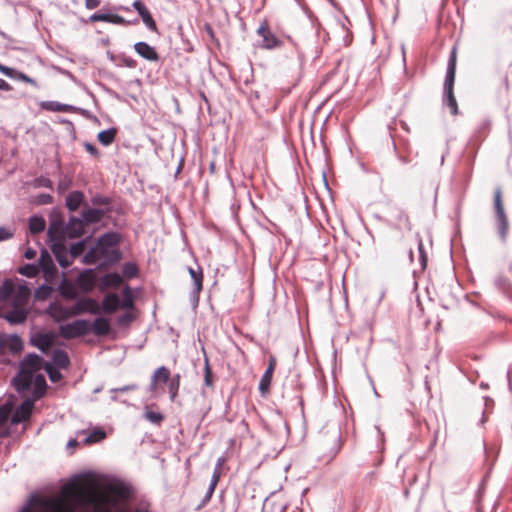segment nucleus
I'll use <instances>...</instances> for the list:
<instances>
[{"label": "nucleus", "mask_w": 512, "mask_h": 512, "mask_svg": "<svg viewBox=\"0 0 512 512\" xmlns=\"http://www.w3.org/2000/svg\"><path fill=\"white\" fill-rule=\"evenodd\" d=\"M205 365H204V382L207 386L211 387L213 385L212 382V371L209 365V361L207 358H205Z\"/></svg>", "instance_id": "obj_47"}, {"label": "nucleus", "mask_w": 512, "mask_h": 512, "mask_svg": "<svg viewBox=\"0 0 512 512\" xmlns=\"http://www.w3.org/2000/svg\"><path fill=\"white\" fill-rule=\"evenodd\" d=\"M443 102L450 108L453 115L458 114V105L453 90H444Z\"/></svg>", "instance_id": "obj_31"}, {"label": "nucleus", "mask_w": 512, "mask_h": 512, "mask_svg": "<svg viewBox=\"0 0 512 512\" xmlns=\"http://www.w3.org/2000/svg\"><path fill=\"white\" fill-rule=\"evenodd\" d=\"M144 416L145 419L153 424H160L164 419V416L161 413L149 410L145 412Z\"/></svg>", "instance_id": "obj_42"}, {"label": "nucleus", "mask_w": 512, "mask_h": 512, "mask_svg": "<svg viewBox=\"0 0 512 512\" xmlns=\"http://www.w3.org/2000/svg\"><path fill=\"white\" fill-rule=\"evenodd\" d=\"M134 318L135 316L133 315V313L127 311L117 318V324L119 326H127L134 320Z\"/></svg>", "instance_id": "obj_44"}, {"label": "nucleus", "mask_w": 512, "mask_h": 512, "mask_svg": "<svg viewBox=\"0 0 512 512\" xmlns=\"http://www.w3.org/2000/svg\"><path fill=\"white\" fill-rule=\"evenodd\" d=\"M455 74H456V49L454 48L451 51L449 61H448L445 83H444V90H453L454 82H455Z\"/></svg>", "instance_id": "obj_12"}, {"label": "nucleus", "mask_w": 512, "mask_h": 512, "mask_svg": "<svg viewBox=\"0 0 512 512\" xmlns=\"http://www.w3.org/2000/svg\"><path fill=\"white\" fill-rule=\"evenodd\" d=\"M84 226L82 218L72 217L65 227V234L71 239L81 237L85 232Z\"/></svg>", "instance_id": "obj_11"}, {"label": "nucleus", "mask_w": 512, "mask_h": 512, "mask_svg": "<svg viewBox=\"0 0 512 512\" xmlns=\"http://www.w3.org/2000/svg\"><path fill=\"white\" fill-rule=\"evenodd\" d=\"M50 315L56 322H62L68 318L75 317L84 313L98 314L100 312L99 303L96 299L90 297L79 298L73 305L65 307L61 304H53L49 308Z\"/></svg>", "instance_id": "obj_2"}, {"label": "nucleus", "mask_w": 512, "mask_h": 512, "mask_svg": "<svg viewBox=\"0 0 512 512\" xmlns=\"http://www.w3.org/2000/svg\"><path fill=\"white\" fill-rule=\"evenodd\" d=\"M100 5V0H85V7L89 10L95 9Z\"/></svg>", "instance_id": "obj_59"}, {"label": "nucleus", "mask_w": 512, "mask_h": 512, "mask_svg": "<svg viewBox=\"0 0 512 512\" xmlns=\"http://www.w3.org/2000/svg\"><path fill=\"white\" fill-rule=\"evenodd\" d=\"M123 275L127 278H133L137 275L138 269L136 264L128 262L123 265Z\"/></svg>", "instance_id": "obj_41"}, {"label": "nucleus", "mask_w": 512, "mask_h": 512, "mask_svg": "<svg viewBox=\"0 0 512 512\" xmlns=\"http://www.w3.org/2000/svg\"><path fill=\"white\" fill-rule=\"evenodd\" d=\"M45 363L43 362L42 357H40L37 354H28L24 357V359L21 361L20 369L34 374L38 371H40L42 368L44 369Z\"/></svg>", "instance_id": "obj_8"}, {"label": "nucleus", "mask_w": 512, "mask_h": 512, "mask_svg": "<svg viewBox=\"0 0 512 512\" xmlns=\"http://www.w3.org/2000/svg\"><path fill=\"white\" fill-rule=\"evenodd\" d=\"M134 50L140 57L149 62H158L160 60V56L156 49L147 42L139 41L135 43Z\"/></svg>", "instance_id": "obj_9"}, {"label": "nucleus", "mask_w": 512, "mask_h": 512, "mask_svg": "<svg viewBox=\"0 0 512 512\" xmlns=\"http://www.w3.org/2000/svg\"><path fill=\"white\" fill-rule=\"evenodd\" d=\"M494 208L498 222V231L501 239L505 241L508 234V220L505 214L502 202V191L500 188H497L494 193Z\"/></svg>", "instance_id": "obj_4"}, {"label": "nucleus", "mask_w": 512, "mask_h": 512, "mask_svg": "<svg viewBox=\"0 0 512 512\" xmlns=\"http://www.w3.org/2000/svg\"><path fill=\"white\" fill-rule=\"evenodd\" d=\"M85 250V241L77 242L70 247V257L76 258L80 256Z\"/></svg>", "instance_id": "obj_43"}, {"label": "nucleus", "mask_w": 512, "mask_h": 512, "mask_svg": "<svg viewBox=\"0 0 512 512\" xmlns=\"http://www.w3.org/2000/svg\"><path fill=\"white\" fill-rule=\"evenodd\" d=\"M34 408V401L31 399L24 400L21 405L14 411L11 417L12 424H18L27 421Z\"/></svg>", "instance_id": "obj_7"}, {"label": "nucleus", "mask_w": 512, "mask_h": 512, "mask_svg": "<svg viewBox=\"0 0 512 512\" xmlns=\"http://www.w3.org/2000/svg\"><path fill=\"white\" fill-rule=\"evenodd\" d=\"M77 286L85 293L91 292L96 284V274L93 269L83 270L76 279Z\"/></svg>", "instance_id": "obj_6"}, {"label": "nucleus", "mask_w": 512, "mask_h": 512, "mask_svg": "<svg viewBox=\"0 0 512 512\" xmlns=\"http://www.w3.org/2000/svg\"><path fill=\"white\" fill-rule=\"evenodd\" d=\"M52 360L54 367H57L58 369H65L69 366L70 360L67 352L61 349L54 350L52 354Z\"/></svg>", "instance_id": "obj_24"}, {"label": "nucleus", "mask_w": 512, "mask_h": 512, "mask_svg": "<svg viewBox=\"0 0 512 512\" xmlns=\"http://www.w3.org/2000/svg\"><path fill=\"white\" fill-rule=\"evenodd\" d=\"M106 437V434L103 430H95L93 431L85 440L86 443H95L101 441Z\"/></svg>", "instance_id": "obj_45"}, {"label": "nucleus", "mask_w": 512, "mask_h": 512, "mask_svg": "<svg viewBox=\"0 0 512 512\" xmlns=\"http://www.w3.org/2000/svg\"><path fill=\"white\" fill-rule=\"evenodd\" d=\"M110 329V322L104 317H97L90 323V332L96 336H106L109 334Z\"/></svg>", "instance_id": "obj_14"}, {"label": "nucleus", "mask_w": 512, "mask_h": 512, "mask_svg": "<svg viewBox=\"0 0 512 512\" xmlns=\"http://www.w3.org/2000/svg\"><path fill=\"white\" fill-rule=\"evenodd\" d=\"M132 7L138 12L139 15L147 9V7L139 0H135L132 3Z\"/></svg>", "instance_id": "obj_56"}, {"label": "nucleus", "mask_w": 512, "mask_h": 512, "mask_svg": "<svg viewBox=\"0 0 512 512\" xmlns=\"http://www.w3.org/2000/svg\"><path fill=\"white\" fill-rule=\"evenodd\" d=\"M92 203L94 205H109L110 200L106 197L96 196L92 199Z\"/></svg>", "instance_id": "obj_54"}, {"label": "nucleus", "mask_w": 512, "mask_h": 512, "mask_svg": "<svg viewBox=\"0 0 512 512\" xmlns=\"http://www.w3.org/2000/svg\"><path fill=\"white\" fill-rule=\"evenodd\" d=\"M168 389L170 393V399L171 401H174L180 387V375L176 374L174 375L169 381H168Z\"/></svg>", "instance_id": "obj_35"}, {"label": "nucleus", "mask_w": 512, "mask_h": 512, "mask_svg": "<svg viewBox=\"0 0 512 512\" xmlns=\"http://www.w3.org/2000/svg\"><path fill=\"white\" fill-rule=\"evenodd\" d=\"M104 255L100 254V249L96 245L95 247H92L84 256L82 259V262L84 264L90 265L97 262L99 259H101Z\"/></svg>", "instance_id": "obj_33"}, {"label": "nucleus", "mask_w": 512, "mask_h": 512, "mask_svg": "<svg viewBox=\"0 0 512 512\" xmlns=\"http://www.w3.org/2000/svg\"><path fill=\"white\" fill-rule=\"evenodd\" d=\"M88 333H90V322L85 319H77L59 327V334L64 339L79 338Z\"/></svg>", "instance_id": "obj_3"}, {"label": "nucleus", "mask_w": 512, "mask_h": 512, "mask_svg": "<svg viewBox=\"0 0 512 512\" xmlns=\"http://www.w3.org/2000/svg\"><path fill=\"white\" fill-rule=\"evenodd\" d=\"M16 288L12 280L6 279L1 287V294L5 299L13 296Z\"/></svg>", "instance_id": "obj_37"}, {"label": "nucleus", "mask_w": 512, "mask_h": 512, "mask_svg": "<svg viewBox=\"0 0 512 512\" xmlns=\"http://www.w3.org/2000/svg\"><path fill=\"white\" fill-rule=\"evenodd\" d=\"M120 237L117 233L109 232L102 235L98 241L97 246L100 249V254L106 255L109 248H113L118 245Z\"/></svg>", "instance_id": "obj_10"}, {"label": "nucleus", "mask_w": 512, "mask_h": 512, "mask_svg": "<svg viewBox=\"0 0 512 512\" xmlns=\"http://www.w3.org/2000/svg\"><path fill=\"white\" fill-rule=\"evenodd\" d=\"M112 491H113L116 495H118V496H120V497H123V498H124V497H126V496H127L126 490H125L124 488H122V487H115V488H113V489H112Z\"/></svg>", "instance_id": "obj_64"}, {"label": "nucleus", "mask_w": 512, "mask_h": 512, "mask_svg": "<svg viewBox=\"0 0 512 512\" xmlns=\"http://www.w3.org/2000/svg\"><path fill=\"white\" fill-rule=\"evenodd\" d=\"M214 491H215V488L213 486L208 487L207 492H206V494L202 500V503H201L202 506L206 505L210 501Z\"/></svg>", "instance_id": "obj_55"}, {"label": "nucleus", "mask_w": 512, "mask_h": 512, "mask_svg": "<svg viewBox=\"0 0 512 512\" xmlns=\"http://www.w3.org/2000/svg\"><path fill=\"white\" fill-rule=\"evenodd\" d=\"M0 72L7 77H13L14 69L0 64Z\"/></svg>", "instance_id": "obj_58"}, {"label": "nucleus", "mask_w": 512, "mask_h": 512, "mask_svg": "<svg viewBox=\"0 0 512 512\" xmlns=\"http://www.w3.org/2000/svg\"><path fill=\"white\" fill-rule=\"evenodd\" d=\"M18 272L26 277H35L39 272V267L35 264H26L20 267Z\"/></svg>", "instance_id": "obj_39"}, {"label": "nucleus", "mask_w": 512, "mask_h": 512, "mask_svg": "<svg viewBox=\"0 0 512 512\" xmlns=\"http://www.w3.org/2000/svg\"><path fill=\"white\" fill-rule=\"evenodd\" d=\"M143 21V23L146 25V27L151 31H157V25L155 20L153 19L151 13L148 9H146L144 12H142L139 15Z\"/></svg>", "instance_id": "obj_38"}, {"label": "nucleus", "mask_w": 512, "mask_h": 512, "mask_svg": "<svg viewBox=\"0 0 512 512\" xmlns=\"http://www.w3.org/2000/svg\"><path fill=\"white\" fill-rule=\"evenodd\" d=\"M220 477H221L220 473L213 472L209 486H213L214 488H216V486L220 480Z\"/></svg>", "instance_id": "obj_62"}, {"label": "nucleus", "mask_w": 512, "mask_h": 512, "mask_svg": "<svg viewBox=\"0 0 512 512\" xmlns=\"http://www.w3.org/2000/svg\"><path fill=\"white\" fill-rule=\"evenodd\" d=\"M33 375L20 369L17 377L14 379L16 389L19 392L25 391L30 388L33 382Z\"/></svg>", "instance_id": "obj_21"}, {"label": "nucleus", "mask_w": 512, "mask_h": 512, "mask_svg": "<svg viewBox=\"0 0 512 512\" xmlns=\"http://www.w3.org/2000/svg\"><path fill=\"white\" fill-rule=\"evenodd\" d=\"M44 370L52 382H58L62 378V374L60 373L59 369L54 367L52 363L46 362L44 365Z\"/></svg>", "instance_id": "obj_36"}, {"label": "nucleus", "mask_w": 512, "mask_h": 512, "mask_svg": "<svg viewBox=\"0 0 512 512\" xmlns=\"http://www.w3.org/2000/svg\"><path fill=\"white\" fill-rule=\"evenodd\" d=\"M418 250H419V254H420L421 265L423 268H425L426 262H427V256L424 251V245H423V242L421 239L418 241Z\"/></svg>", "instance_id": "obj_51"}, {"label": "nucleus", "mask_w": 512, "mask_h": 512, "mask_svg": "<svg viewBox=\"0 0 512 512\" xmlns=\"http://www.w3.org/2000/svg\"><path fill=\"white\" fill-rule=\"evenodd\" d=\"M84 200V194L81 191H72L66 197V207L70 211H76Z\"/></svg>", "instance_id": "obj_25"}, {"label": "nucleus", "mask_w": 512, "mask_h": 512, "mask_svg": "<svg viewBox=\"0 0 512 512\" xmlns=\"http://www.w3.org/2000/svg\"><path fill=\"white\" fill-rule=\"evenodd\" d=\"M46 223L42 217L32 216L29 219V230L32 234H38L45 229Z\"/></svg>", "instance_id": "obj_32"}, {"label": "nucleus", "mask_w": 512, "mask_h": 512, "mask_svg": "<svg viewBox=\"0 0 512 512\" xmlns=\"http://www.w3.org/2000/svg\"><path fill=\"white\" fill-rule=\"evenodd\" d=\"M18 79L26 82V83H29V84H32L34 86H36V82L34 79L30 78L29 76H27L26 74L24 73H19L18 74Z\"/></svg>", "instance_id": "obj_61"}, {"label": "nucleus", "mask_w": 512, "mask_h": 512, "mask_svg": "<svg viewBox=\"0 0 512 512\" xmlns=\"http://www.w3.org/2000/svg\"><path fill=\"white\" fill-rule=\"evenodd\" d=\"M134 307V299L129 286L122 291V300H120V308L132 309Z\"/></svg>", "instance_id": "obj_34"}, {"label": "nucleus", "mask_w": 512, "mask_h": 512, "mask_svg": "<svg viewBox=\"0 0 512 512\" xmlns=\"http://www.w3.org/2000/svg\"><path fill=\"white\" fill-rule=\"evenodd\" d=\"M189 271V274L194 282V295L196 297H198V294L200 293V291L202 290V283H203V274H202V271L201 270H195L193 268H189L188 269Z\"/></svg>", "instance_id": "obj_29"}, {"label": "nucleus", "mask_w": 512, "mask_h": 512, "mask_svg": "<svg viewBox=\"0 0 512 512\" xmlns=\"http://www.w3.org/2000/svg\"><path fill=\"white\" fill-rule=\"evenodd\" d=\"M398 224L406 228L410 227L409 216L402 209L398 210Z\"/></svg>", "instance_id": "obj_49"}, {"label": "nucleus", "mask_w": 512, "mask_h": 512, "mask_svg": "<svg viewBox=\"0 0 512 512\" xmlns=\"http://www.w3.org/2000/svg\"><path fill=\"white\" fill-rule=\"evenodd\" d=\"M36 256V251L33 250L32 248L28 247L26 250H25V253H24V257L26 259H33L35 258Z\"/></svg>", "instance_id": "obj_63"}, {"label": "nucleus", "mask_w": 512, "mask_h": 512, "mask_svg": "<svg viewBox=\"0 0 512 512\" xmlns=\"http://www.w3.org/2000/svg\"><path fill=\"white\" fill-rule=\"evenodd\" d=\"M9 347L12 352H18L22 349V340L19 336L13 335L9 339Z\"/></svg>", "instance_id": "obj_46"}, {"label": "nucleus", "mask_w": 512, "mask_h": 512, "mask_svg": "<svg viewBox=\"0 0 512 512\" xmlns=\"http://www.w3.org/2000/svg\"><path fill=\"white\" fill-rule=\"evenodd\" d=\"M107 13H94L90 16L91 22H107Z\"/></svg>", "instance_id": "obj_52"}, {"label": "nucleus", "mask_w": 512, "mask_h": 512, "mask_svg": "<svg viewBox=\"0 0 512 512\" xmlns=\"http://www.w3.org/2000/svg\"><path fill=\"white\" fill-rule=\"evenodd\" d=\"M118 60L120 61L121 65L126 66L128 68H135L137 66V61L132 57L126 55H120L118 57Z\"/></svg>", "instance_id": "obj_48"}, {"label": "nucleus", "mask_w": 512, "mask_h": 512, "mask_svg": "<svg viewBox=\"0 0 512 512\" xmlns=\"http://www.w3.org/2000/svg\"><path fill=\"white\" fill-rule=\"evenodd\" d=\"M12 413L11 404H4L0 407V427H2L9 419Z\"/></svg>", "instance_id": "obj_40"}, {"label": "nucleus", "mask_w": 512, "mask_h": 512, "mask_svg": "<svg viewBox=\"0 0 512 512\" xmlns=\"http://www.w3.org/2000/svg\"><path fill=\"white\" fill-rule=\"evenodd\" d=\"M52 252L61 267L67 268L71 264L69 259L70 252L67 251L65 245L61 243H54L52 246Z\"/></svg>", "instance_id": "obj_15"}, {"label": "nucleus", "mask_w": 512, "mask_h": 512, "mask_svg": "<svg viewBox=\"0 0 512 512\" xmlns=\"http://www.w3.org/2000/svg\"><path fill=\"white\" fill-rule=\"evenodd\" d=\"M31 341L42 352H47L53 344V337L50 334H37Z\"/></svg>", "instance_id": "obj_23"}, {"label": "nucleus", "mask_w": 512, "mask_h": 512, "mask_svg": "<svg viewBox=\"0 0 512 512\" xmlns=\"http://www.w3.org/2000/svg\"><path fill=\"white\" fill-rule=\"evenodd\" d=\"M169 380H170L169 369L165 366H161V367L157 368L152 375L150 391H154L156 389V385L158 382L167 383Z\"/></svg>", "instance_id": "obj_19"}, {"label": "nucleus", "mask_w": 512, "mask_h": 512, "mask_svg": "<svg viewBox=\"0 0 512 512\" xmlns=\"http://www.w3.org/2000/svg\"><path fill=\"white\" fill-rule=\"evenodd\" d=\"M10 237H12V233L8 229L0 227V241L7 240Z\"/></svg>", "instance_id": "obj_57"}, {"label": "nucleus", "mask_w": 512, "mask_h": 512, "mask_svg": "<svg viewBox=\"0 0 512 512\" xmlns=\"http://www.w3.org/2000/svg\"><path fill=\"white\" fill-rule=\"evenodd\" d=\"M116 134H117L116 128H109L107 130H103V131L99 132L97 135V139L102 145L109 146L110 144H112L114 142Z\"/></svg>", "instance_id": "obj_27"}, {"label": "nucleus", "mask_w": 512, "mask_h": 512, "mask_svg": "<svg viewBox=\"0 0 512 512\" xmlns=\"http://www.w3.org/2000/svg\"><path fill=\"white\" fill-rule=\"evenodd\" d=\"M34 383V395L36 399L43 396L46 390V380L43 375L38 374L36 376L33 375V382Z\"/></svg>", "instance_id": "obj_30"}, {"label": "nucleus", "mask_w": 512, "mask_h": 512, "mask_svg": "<svg viewBox=\"0 0 512 512\" xmlns=\"http://www.w3.org/2000/svg\"><path fill=\"white\" fill-rule=\"evenodd\" d=\"M275 366H276V359L274 357H270L269 365H268L266 371L264 372V374L261 378V381H260V389L263 390L270 384Z\"/></svg>", "instance_id": "obj_26"}, {"label": "nucleus", "mask_w": 512, "mask_h": 512, "mask_svg": "<svg viewBox=\"0 0 512 512\" xmlns=\"http://www.w3.org/2000/svg\"><path fill=\"white\" fill-rule=\"evenodd\" d=\"M225 463V458L224 457H220L217 459V462L215 464V467H214V471L213 472H217V473H220L222 472V467Z\"/></svg>", "instance_id": "obj_60"}, {"label": "nucleus", "mask_w": 512, "mask_h": 512, "mask_svg": "<svg viewBox=\"0 0 512 512\" xmlns=\"http://www.w3.org/2000/svg\"><path fill=\"white\" fill-rule=\"evenodd\" d=\"M118 308H120V298L116 293H109L104 296L101 302V309L104 313H114Z\"/></svg>", "instance_id": "obj_16"}, {"label": "nucleus", "mask_w": 512, "mask_h": 512, "mask_svg": "<svg viewBox=\"0 0 512 512\" xmlns=\"http://www.w3.org/2000/svg\"><path fill=\"white\" fill-rule=\"evenodd\" d=\"M84 147L89 154L93 155L94 157H99V151L93 144L85 143Z\"/></svg>", "instance_id": "obj_53"}, {"label": "nucleus", "mask_w": 512, "mask_h": 512, "mask_svg": "<svg viewBox=\"0 0 512 512\" xmlns=\"http://www.w3.org/2000/svg\"><path fill=\"white\" fill-rule=\"evenodd\" d=\"M123 282L122 276L116 272L108 273L101 278V290L118 288Z\"/></svg>", "instance_id": "obj_22"}, {"label": "nucleus", "mask_w": 512, "mask_h": 512, "mask_svg": "<svg viewBox=\"0 0 512 512\" xmlns=\"http://www.w3.org/2000/svg\"><path fill=\"white\" fill-rule=\"evenodd\" d=\"M257 33L262 37L261 47L264 49H274L282 45V41L271 32L266 21L261 23L257 29Z\"/></svg>", "instance_id": "obj_5"}, {"label": "nucleus", "mask_w": 512, "mask_h": 512, "mask_svg": "<svg viewBox=\"0 0 512 512\" xmlns=\"http://www.w3.org/2000/svg\"><path fill=\"white\" fill-rule=\"evenodd\" d=\"M106 503L102 497L76 485H68L61 491V495L41 498L37 504L42 512H76L80 505H90V510L80 512H112L104 506ZM117 512H152L149 502L141 501Z\"/></svg>", "instance_id": "obj_1"}, {"label": "nucleus", "mask_w": 512, "mask_h": 512, "mask_svg": "<svg viewBox=\"0 0 512 512\" xmlns=\"http://www.w3.org/2000/svg\"><path fill=\"white\" fill-rule=\"evenodd\" d=\"M38 267L41 268L45 277H51L56 273V267L52 257L46 250L41 251V255L38 260Z\"/></svg>", "instance_id": "obj_13"}, {"label": "nucleus", "mask_w": 512, "mask_h": 512, "mask_svg": "<svg viewBox=\"0 0 512 512\" xmlns=\"http://www.w3.org/2000/svg\"><path fill=\"white\" fill-rule=\"evenodd\" d=\"M30 297V290L24 285H19L12 298H13V304L15 307H23L27 304Z\"/></svg>", "instance_id": "obj_20"}, {"label": "nucleus", "mask_w": 512, "mask_h": 512, "mask_svg": "<svg viewBox=\"0 0 512 512\" xmlns=\"http://www.w3.org/2000/svg\"><path fill=\"white\" fill-rule=\"evenodd\" d=\"M106 212L107 210L103 209L88 208L82 212L81 217L86 225L95 224L102 220Z\"/></svg>", "instance_id": "obj_17"}, {"label": "nucleus", "mask_w": 512, "mask_h": 512, "mask_svg": "<svg viewBox=\"0 0 512 512\" xmlns=\"http://www.w3.org/2000/svg\"><path fill=\"white\" fill-rule=\"evenodd\" d=\"M28 315V311L23 307H15L12 311L6 313L3 317L10 324H21L24 323Z\"/></svg>", "instance_id": "obj_18"}, {"label": "nucleus", "mask_w": 512, "mask_h": 512, "mask_svg": "<svg viewBox=\"0 0 512 512\" xmlns=\"http://www.w3.org/2000/svg\"><path fill=\"white\" fill-rule=\"evenodd\" d=\"M107 17H108V20H107L108 23H113V24H118V25L127 24V21L122 16H120L118 14L107 13Z\"/></svg>", "instance_id": "obj_50"}, {"label": "nucleus", "mask_w": 512, "mask_h": 512, "mask_svg": "<svg viewBox=\"0 0 512 512\" xmlns=\"http://www.w3.org/2000/svg\"><path fill=\"white\" fill-rule=\"evenodd\" d=\"M42 107L53 112H71L74 107L68 104H62L56 101H48L42 104Z\"/></svg>", "instance_id": "obj_28"}]
</instances>
